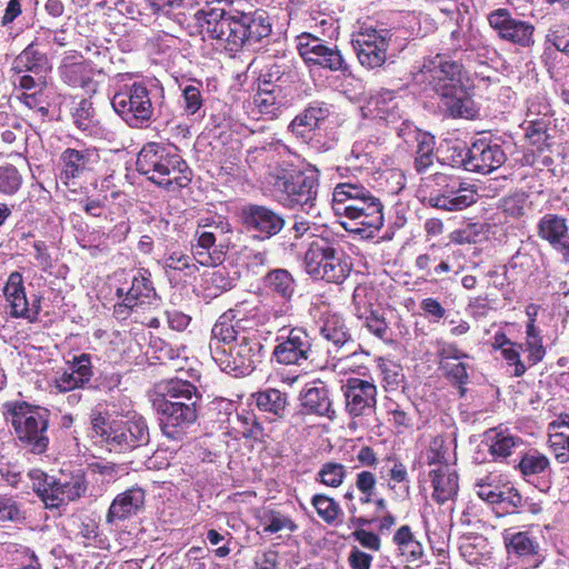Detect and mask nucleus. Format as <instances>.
<instances>
[{"mask_svg": "<svg viewBox=\"0 0 569 569\" xmlns=\"http://www.w3.org/2000/svg\"><path fill=\"white\" fill-rule=\"evenodd\" d=\"M550 467V461L547 456L537 450H531L525 453L517 465V468L523 478L538 476L547 471Z\"/></svg>", "mask_w": 569, "mask_h": 569, "instance_id": "obj_44", "label": "nucleus"}, {"mask_svg": "<svg viewBox=\"0 0 569 569\" xmlns=\"http://www.w3.org/2000/svg\"><path fill=\"white\" fill-rule=\"evenodd\" d=\"M420 309L425 315L430 317L432 321L438 322L446 316V309L435 298H425L420 302Z\"/></svg>", "mask_w": 569, "mask_h": 569, "instance_id": "obj_64", "label": "nucleus"}, {"mask_svg": "<svg viewBox=\"0 0 569 569\" xmlns=\"http://www.w3.org/2000/svg\"><path fill=\"white\" fill-rule=\"evenodd\" d=\"M3 415L13 428V433L24 447L36 448V406L24 400H12L3 403Z\"/></svg>", "mask_w": 569, "mask_h": 569, "instance_id": "obj_17", "label": "nucleus"}, {"mask_svg": "<svg viewBox=\"0 0 569 569\" xmlns=\"http://www.w3.org/2000/svg\"><path fill=\"white\" fill-rule=\"evenodd\" d=\"M332 106L323 101H313L291 121L289 128L297 136H303L307 131L319 128L330 114Z\"/></svg>", "mask_w": 569, "mask_h": 569, "instance_id": "obj_32", "label": "nucleus"}, {"mask_svg": "<svg viewBox=\"0 0 569 569\" xmlns=\"http://www.w3.org/2000/svg\"><path fill=\"white\" fill-rule=\"evenodd\" d=\"M375 292L366 286H358L353 290L352 305L355 315L360 319L368 316L373 309Z\"/></svg>", "mask_w": 569, "mask_h": 569, "instance_id": "obj_49", "label": "nucleus"}, {"mask_svg": "<svg viewBox=\"0 0 569 569\" xmlns=\"http://www.w3.org/2000/svg\"><path fill=\"white\" fill-rule=\"evenodd\" d=\"M486 441L489 452L495 459H506L512 452L523 445V440L510 433L508 430L498 428L490 429L486 432Z\"/></svg>", "mask_w": 569, "mask_h": 569, "instance_id": "obj_36", "label": "nucleus"}, {"mask_svg": "<svg viewBox=\"0 0 569 569\" xmlns=\"http://www.w3.org/2000/svg\"><path fill=\"white\" fill-rule=\"evenodd\" d=\"M302 408L308 413H315L332 419L335 410L328 387L320 382L311 387H307L300 393Z\"/></svg>", "mask_w": 569, "mask_h": 569, "instance_id": "obj_31", "label": "nucleus"}, {"mask_svg": "<svg viewBox=\"0 0 569 569\" xmlns=\"http://www.w3.org/2000/svg\"><path fill=\"white\" fill-rule=\"evenodd\" d=\"M442 458L439 452L428 457L429 465H438L429 472V477L433 488L432 498L439 505L453 499L459 489L456 470L447 463H441Z\"/></svg>", "mask_w": 569, "mask_h": 569, "instance_id": "obj_24", "label": "nucleus"}, {"mask_svg": "<svg viewBox=\"0 0 569 569\" xmlns=\"http://www.w3.org/2000/svg\"><path fill=\"white\" fill-rule=\"evenodd\" d=\"M3 295L7 302L9 303L10 315L12 317H24L31 322L33 321V315L28 308V300L22 286V277L18 272H13L9 276V279L3 288Z\"/></svg>", "mask_w": 569, "mask_h": 569, "instance_id": "obj_35", "label": "nucleus"}, {"mask_svg": "<svg viewBox=\"0 0 569 569\" xmlns=\"http://www.w3.org/2000/svg\"><path fill=\"white\" fill-rule=\"evenodd\" d=\"M391 34L388 30L368 29L352 41L358 60L362 67L375 69L387 60V50Z\"/></svg>", "mask_w": 569, "mask_h": 569, "instance_id": "obj_19", "label": "nucleus"}, {"mask_svg": "<svg viewBox=\"0 0 569 569\" xmlns=\"http://www.w3.org/2000/svg\"><path fill=\"white\" fill-rule=\"evenodd\" d=\"M346 477L347 468L345 465L336 461H327L317 472L316 480L327 487L338 488L343 483Z\"/></svg>", "mask_w": 569, "mask_h": 569, "instance_id": "obj_45", "label": "nucleus"}, {"mask_svg": "<svg viewBox=\"0 0 569 569\" xmlns=\"http://www.w3.org/2000/svg\"><path fill=\"white\" fill-rule=\"evenodd\" d=\"M393 542L397 546L399 555L409 565L419 567V561L423 557V547L419 540L416 539L408 525L401 526L393 536Z\"/></svg>", "mask_w": 569, "mask_h": 569, "instance_id": "obj_37", "label": "nucleus"}, {"mask_svg": "<svg viewBox=\"0 0 569 569\" xmlns=\"http://www.w3.org/2000/svg\"><path fill=\"white\" fill-rule=\"evenodd\" d=\"M336 242L329 238L317 237L305 253V268L308 274L317 279L330 259Z\"/></svg>", "mask_w": 569, "mask_h": 569, "instance_id": "obj_34", "label": "nucleus"}, {"mask_svg": "<svg viewBox=\"0 0 569 569\" xmlns=\"http://www.w3.org/2000/svg\"><path fill=\"white\" fill-rule=\"evenodd\" d=\"M278 201L289 208H301L307 213L315 209L318 194V181L313 176L297 172L278 178L274 183Z\"/></svg>", "mask_w": 569, "mask_h": 569, "instance_id": "obj_7", "label": "nucleus"}, {"mask_svg": "<svg viewBox=\"0 0 569 569\" xmlns=\"http://www.w3.org/2000/svg\"><path fill=\"white\" fill-rule=\"evenodd\" d=\"M321 336L332 345L328 352L337 361L335 367L341 366L345 368V362L349 359L359 356V345L355 342L345 320L338 315L328 316L320 329Z\"/></svg>", "mask_w": 569, "mask_h": 569, "instance_id": "obj_13", "label": "nucleus"}, {"mask_svg": "<svg viewBox=\"0 0 569 569\" xmlns=\"http://www.w3.org/2000/svg\"><path fill=\"white\" fill-rule=\"evenodd\" d=\"M76 126L90 136L99 134L100 127L92 103L86 99L81 100L73 112Z\"/></svg>", "mask_w": 569, "mask_h": 569, "instance_id": "obj_43", "label": "nucleus"}, {"mask_svg": "<svg viewBox=\"0 0 569 569\" xmlns=\"http://www.w3.org/2000/svg\"><path fill=\"white\" fill-rule=\"evenodd\" d=\"M386 388L391 390L400 387L403 381L402 368L393 361H382L379 366Z\"/></svg>", "mask_w": 569, "mask_h": 569, "instance_id": "obj_55", "label": "nucleus"}, {"mask_svg": "<svg viewBox=\"0 0 569 569\" xmlns=\"http://www.w3.org/2000/svg\"><path fill=\"white\" fill-rule=\"evenodd\" d=\"M298 51L307 63L327 68L331 71H345L347 64L340 51L335 47L323 44V41L310 33H302L298 38Z\"/></svg>", "mask_w": 569, "mask_h": 569, "instance_id": "obj_21", "label": "nucleus"}, {"mask_svg": "<svg viewBox=\"0 0 569 569\" xmlns=\"http://www.w3.org/2000/svg\"><path fill=\"white\" fill-rule=\"evenodd\" d=\"M362 113L367 118L383 120L388 124L396 122L400 119L396 93L382 90L371 96L362 107Z\"/></svg>", "mask_w": 569, "mask_h": 569, "instance_id": "obj_30", "label": "nucleus"}, {"mask_svg": "<svg viewBox=\"0 0 569 569\" xmlns=\"http://www.w3.org/2000/svg\"><path fill=\"white\" fill-rule=\"evenodd\" d=\"M549 446L559 463L569 461V433L565 431L549 432Z\"/></svg>", "mask_w": 569, "mask_h": 569, "instance_id": "obj_52", "label": "nucleus"}, {"mask_svg": "<svg viewBox=\"0 0 569 569\" xmlns=\"http://www.w3.org/2000/svg\"><path fill=\"white\" fill-rule=\"evenodd\" d=\"M137 170L156 184L167 190L187 187L191 181V170L187 162L167 147L150 142L138 153Z\"/></svg>", "mask_w": 569, "mask_h": 569, "instance_id": "obj_2", "label": "nucleus"}, {"mask_svg": "<svg viewBox=\"0 0 569 569\" xmlns=\"http://www.w3.org/2000/svg\"><path fill=\"white\" fill-rule=\"evenodd\" d=\"M527 339H526V351L528 352L527 362L529 366H533L541 361L545 357L546 350L542 346V338L540 337L539 330L530 321L527 325Z\"/></svg>", "mask_w": 569, "mask_h": 569, "instance_id": "obj_47", "label": "nucleus"}, {"mask_svg": "<svg viewBox=\"0 0 569 569\" xmlns=\"http://www.w3.org/2000/svg\"><path fill=\"white\" fill-rule=\"evenodd\" d=\"M522 345H510L507 348H503L502 357L508 362L509 366H513V376L521 377L526 372V365L520 360V349H522Z\"/></svg>", "mask_w": 569, "mask_h": 569, "instance_id": "obj_59", "label": "nucleus"}, {"mask_svg": "<svg viewBox=\"0 0 569 569\" xmlns=\"http://www.w3.org/2000/svg\"><path fill=\"white\" fill-rule=\"evenodd\" d=\"M311 505L316 509L318 516L329 525L333 523L342 513L339 503L327 495H315L311 499Z\"/></svg>", "mask_w": 569, "mask_h": 569, "instance_id": "obj_46", "label": "nucleus"}, {"mask_svg": "<svg viewBox=\"0 0 569 569\" xmlns=\"http://www.w3.org/2000/svg\"><path fill=\"white\" fill-rule=\"evenodd\" d=\"M22 184V176L12 164L0 166V192L16 193Z\"/></svg>", "mask_w": 569, "mask_h": 569, "instance_id": "obj_51", "label": "nucleus"}, {"mask_svg": "<svg viewBox=\"0 0 569 569\" xmlns=\"http://www.w3.org/2000/svg\"><path fill=\"white\" fill-rule=\"evenodd\" d=\"M419 73L436 94L462 83V64L440 53L426 59Z\"/></svg>", "mask_w": 569, "mask_h": 569, "instance_id": "obj_12", "label": "nucleus"}, {"mask_svg": "<svg viewBox=\"0 0 569 569\" xmlns=\"http://www.w3.org/2000/svg\"><path fill=\"white\" fill-rule=\"evenodd\" d=\"M59 473L60 477H57L38 469V481L42 480L41 487H38V497L47 509H57L66 502L74 501L87 491L84 476L80 471L69 477L62 470Z\"/></svg>", "mask_w": 569, "mask_h": 569, "instance_id": "obj_5", "label": "nucleus"}, {"mask_svg": "<svg viewBox=\"0 0 569 569\" xmlns=\"http://www.w3.org/2000/svg\"><path fill=\"white\" fill-rule=\"evenodd\" d=\"M460 160H456L467 171L487 174L500 168L506 161V154L498 143H492L487 139H478L465 151L459 154Z\"/></svg>", "mask_w": 569, "mask_h": 569, "instance_id": "obj_14", "label": "nucleus"}, {"mask_svg": "<svg viewBox=\"0 0 569 569\" xmlns=\"http://www.w3.org/2000/svg\"><path fill=\"white\" fill-rule=\"evenodd\" d=\"M98 158L99 156L96 150H76L68 148L61 154V161L63 163V177L66 179L80 177L82 173L93 168V166L98 162Z\"/></svg>", "mask_w": 569, "mask_h": 569, "instance_id": "obj_33", "label": "nucleus"}, {"mask_svg": "<svg viewBox=\"0 0 569 569\" xmlns=\"http://www.w3.org/2000/svg\"><path fill=\"white\" fill-rule=\"evenodd\" d=\"M254 104L259 111L264 114H273L281 101L278 94L258 93L254 96Z\"/></svg>", "mask_w": 569, "mask_h": 569, "instance_id": "obj_63", "label": "nucleus"}, {"mask_svg": "<svg viewBox=\"0 0 569 569\" xmlns=\"http://www.w3.org/2000/svg\"><path fill=\"white\" fill-rule=\"evenodd\" d=\"M375 197L363 186L352 182L338 183L332 193L333 210L336 214L347 218L353 207L366 204L369 198Z\"/></svg>", "mask_w": 569, "mask_h": 569, "instance_id": "obj_28", "label": "nucleus"}, {"mask_svg": "<svg viewBox=\"0 0 569 569\" xmlns=\"http://www.w3.org/2000/svg\"><path fill=\"white\" fill-rule=\"evenodd\" d=\"M117 296L122 298V301L114 305L113 313L122 319H126L130 312L144 310L146 307H158L160 301L151 280L141 272L133 276L131 286L126 292L122 288L117 289Z\"/></svg>", "mask_w": 569, "mask_h": 569, "instance_id": "obj_11", "label": "nucleus"}, {"mask_svg": "<svg viewBox=\"0 0 569 569\" xmlns=\"http://www.w3.org/2000/svg\"><path fill=\"white\" fill-rule=\"evenodd\" d=\"M547 40L558 51L569 57V26L565 23L553 24L547 34Z\"/></svg>", "mask_w": 569, "mask_h": 569, "instance_id": "obj_54", "label": "nucleus"}, {"mask_svg": "<svg viewBox=\"0 0 569 569\" xmlns=\"http://www.w3.org/2000/svg\"><path fill=\"white\" fill-rule=\"evenodd\" d=\"M452 179V177L446 173L436 172L421 179L419 190L421 193H423V197L429 196L432 192L441 193Z\"/></svg>", "mask_w": 569, "mask_h": 569, "instance_id": "obj_53", "label": "nucleus"}, {"mask_svg": "<svg viewBox=\"0 0 569 569\" xmlns=\"http://www.w3.org/2000/svg\"><path fill=\"white\" fill-rule=\"evenodd\" d=\"M350 272L351 264L347 261L346 256L341 250H339V247L336 243L329 261L323 267L317 279L339 284L349 277Z\"/></svg>", "mask_w": 569, "mask_h": 569, "instance_id": "obj_40", "label": "nucleus"}, {"mask_svg": "<svg viewBox=\"0 0 569 569\" xmlns=\"http://www.w3.org/2000/svg\"><path fill=\"white\" fill-rule=\"evenodd\" d=\"M345 409L351 418L367 417L375 412L377 387L360 378H349L341 386Z\"/></svg>", "mask_w": 569, "mask_h": 569, "instance_id": "obj_16", "label": "nucleus"}, {"mask_svg": "<svg viewBox=\"0 0 569 569\" xmlns=\"http://www.w3.org/2000/svg\"><path fill=\"white\" fill-rule=\"evenodd\" d=\"M538 236L569 260V229L563 217L556 213L545 214L538 223Z\"/></svg>", "mask_w": 569, "mask_h": 569, "instance_id": "obj_26", "label": "nucleus"}, {"mask_svg": "<svg viewBox=\"0 0 569 569\" xmlns=\"http://www.w3.org/2000/svg\"><path fill=\"white\" fill-rule=\"evenodd\" d=\"M36 67V49L30 43L13 61L12 70L16 74L30 72Z\"/></svg>", "mask_w": 569, "mask_h": 569, "instance_id": "obj_58", "label": "nucleus"}, {"mask_svg": "<svg viewBox=\"0 0 569 569\" xmlns=\"http://www.w3.org/2000/svg\"><path fill=\"white\" fill-rule=\"evenodd\" d=\"M252 397L259 410L271 413L277 418L283 417L288 405L286 393L278 389L269 388L253 393Z\"/></svg>", "mask_w": 569, "mask_h": 569, "instance_id": "obj_41", "label": "nucleus"}, {"mask_svg": "<svg viewBox=\"0 0 569 569\" xmlns=\"http://www.w3.org/2000/svg\"><path fill=\"white\" fill-rule=\"evenodd\" d=\"M350 212L341 222L348 232L372 238L383 226V206L377 197L369 198L366 204L353 207Z\"/></svg>", "mask_w": 569, "mask_h": 569, "instance_id": "obj_20", "label": "nucleus"}, {"mask_svg": "<svg viewBox=\"0 0 569 569\" xmlns=\"http://www.w3.org/2000/svg\"><path fill=\"white\" fill-rule=\"evenodd\" d=\"M230 313H232L231 310L223 313L214 323L211 331L212 341L210 343V348L218 346H226V348H228L230 345L237 342L239 337H244L248 335L236 329L234 325L231 322L232 317Z\"/></svg>", "mask_w": 569, "mask_h": 569, "instance_id": "obj_42", "label": "nucleus"}, {"mask_svg": "<svg viewBox=\"0 0 569 569\" xmlns=\"http://www.w3.org/2000/svg\"><path fill=\"white\" fill-rule=\"evenodd\" d=\"M477 495L489 503H499L506 500L505 492L486 483L482 479L477 482Z\"/></svg>", "mask_w": 569, "mask_h": 569, "instance_id": "obj_62", "label": "nucleus"}, {"mask_svg": "<svg viewBox=\"0 0 569 569\" xmlns=\"http://www.w3.org/2000/svg\"><path fill=\"white\" fill-rule=\"evenodd\" d=\"M153 407L160 415V429L172 441L187 439L189 429L197 422L202 395L184 379H169L157 386Z\"/></svg>", "mask_w": 569, "mask_h": 569, "instance_id": "obj_1", "label": "nucleus"}, {"mask_svg": "<svg viewBox=\"0 0 569 569\" xmlns=\"http://www.w3.org/2000/svg\"><path fill=\"white\" fill-rule=\"evenodd\" d=\"M403 142L415 154L413 167L420 174L435 163V137L415 127L412 123H402L398 132Z\"/></svg>", "mask_w": 569, "mask_h": 569, "instance_id": "obj_22", "label": "nucleus"}, {"mask_svg": "<svg viewBox=\"0 0 569 569\" xmlns=\"http://www.w3.org/2000/svg\"><path fill=\"white\" fill-rule=\"evenodd\" d=\"M71 368L73 372L77 373V379L80 382H84L87 385L92 377V366L90 361V356L87 353H82L79 357H74L71 362Z\"/></svg>", "mask_w": 569, "mask_h": 569, "instance_id": "obj_60", "label": "nucleus"}, {"mask_svg": "<svg viewBox=\"0 0 569 569\" xmlns=\"http://www.w3.org/2000/svg\"><path fill=\"white\" fill-rule=\"evenodd\" d=\"M487 21L496 34L503 41L520 47L533 43L535 27L525 20L512 17L508 9L499 8L487 16Z\"/></svg>", "mask_w": 569, "mask_h": 569, "instance_id": "obj_15", "label": "nucleus"}, {"mask_svg": "<svg viewBox=\"0 0 569 569\" xmlns=\"http://www.w3.org/2000/svg\"><path fill=\"white\" fill-rule=\"evenodd\" d=\"M238 11H227L223 8L206 6L194 14L197 24L209 38L219 40L228 46L230 50L236 49V39L242 31Z\"/></svg>", "mask_w": 569, "mask_h": 569, "instance_id": "obj_8", "label": "nucleus"}, {"mask_svg": "<svg viewBox=\"0 0 569 569\" xmlns=\"http://www.w3.org/2000/svg\"><path fill=\"white\" fill-rule=\"evenodd\" d=\"M184 101V111L187 114L192 116L199 111L202 106V97L199 88L194 86H187L182 92Z\"/></svg>", "mask_w": 569, "mask_h": 569, "instance_id": "obj_61", "label": "nucleus"}, {"mask_svg": "<svg viewBox=\"0 0 569 569\" xmlns=\"http://www.w3.org/2000/svg\"><path fill=\"white\" fill-rule=\"evenodd\" d=\"M506 545L509 552L518 556H530L537 553L538 545L532 540L527 532H517L506 539Z\"/></svg>", "mask_w": 569, "mask_h": 569, "instance_id": "obj_50", "label": "nucleus"}, {"mask_svg": "<svg viewBox=\"0 0 569 569\" xmlns=\"http://www.w3.org/2000/svg\"><path fill=\"white\" fill-rule=\"evenodd\" d=\"M211 356L221 370L236 377L247 376L262 362L264 347L257 336L247 335L228 348L211 347Z\"/></svg>", "mask_w": 569, "mask_h": 569, "instance_id": "obj_4", "label": "nucleus"}, {"mask_svg": "<svg viewBox=\"0 0 569 569\" xmlns=\"http://www.w3.org/2000/svg\"><path fill=\"white\" fill-rule=\"evenodd\" d=\"M440 108L452 118L475 119L478 110L462 83L437 93Z\"/></svg>", "mask_w": 569, "mask_h": 569, "instance_id": "obj_25", "label": "nucleus"}, {"mask_svg": "<svg viewBox=\"0 0 569 569\" xmlns=\"http://www.w3.org/2000/svg\"><path fill=\"white\" fill-rule=\"evenodd\" d=\"M239 23L242 29L238 40L236 39V49L238 50L244 44H256L271 33V24L264 12L243 13L240 12Z\"/></svg>", "mask_w": 569, "mask_h": 569, "instance_id": "obj_29", "label": "nucleus"}, {"mask_svg": "<svg viewBox=\"0 0 569 569\" xmlns=\"http://www.w3.org/2000/svg\"><path fill=\"white\" fill-rule=\"evenodd\" d=\"M111 104L114 111L132 128L147 126L153 114L149 90L142 83H133L116 93Z\"/></svg>", "mask_w": 569, "mask_h": 569, "instance_id": "obj_6", "label": "nucleus"}, {"mask_svg": "<svg viewBox=\"0 0 569 569\" xmlns=\"http://www.w3.org/2000/svg\"><path fill=\"white\" fill-rule=\"evenodd\" d=\"M423 201L437 209L446 211L463 210L477 201V194L470 187L453 178L441 193L432 192L423 197Z\"/></svg>", "mask_w": 569, "mask_h": 569, "instance_id": "obj_23", "label": "nucleus"}, {"mask_svg": "<svg viewBox=\"0 0 569 569\" xmlns=\"http://www.w3.org/2000/svg\"><path fill=\"white\" fill-rule=\"evenodd\" d=\"M239 279L237 271H229L226 267L214 269L203 277V291L207 297L214 298L236 287Z\"/></svg>", "mask_w": 569, "mask_h": 569, "instance_id": "obj_38", "label": "nucleus"}, {"mask_svg": "<svg viewBox=\"0 0 569 569\" xmlns=\"http://www.w3.org/2000/svg\"><path fill=\"white\" fill-rule=\"evenodd\" d=\"M241 218L246 229L260 240L277 236L286 226L284 217L267 206H244Z\"/></svg>", "mask_w": 569, "mask_h": 569, "instance_id": "obj_18", "label": "nucleus"}, {"mask_svg": "<svg viewBox=\"0 0 569 569\" xmlns=\"http://www.w3.org/2000/svg\"><path fill=\"white\" fill-rule=\"evenodd\" d=\"M527 204L528 196L523 192L513 193L509 197L503 198L502 200L503 211L513 218H520L525 216Z\"/></svg>", "mask_w": 569, "mask_h": 569, "instance_id": "obj_56", "label": "nucleus"}, {"mask_svg": "<svg viewBox=\"0 0 569 569\" xmlns=\"http://www.w3.org/2000/svg\"><path fill=\"white\" fill-rule=\"evenodd\" d=\"M149 427L142 416L114 419L109 423L108 447L110 451H128L149 443Z\"/></svg>", "mask_w": 569, "mask_h": 569, "instance_id": "obj_9", "label": "nucleus"}, {"mask_svg": "<svg viewBox=\"0 0 569 569\" xmlns=\"http://www.w3.org/2000/svg\"><path fill=\"white\" fill-rule=\"evenodd\" d=\"M263 284L268 291L284 301H290L296 290L295 278L287 269L282 268L270 270L263 277Z\"/></svg>", "mask_w": 569, "mask_h": 569, "instance_id": "obj_39", "label": "nucleus"}, {"mask_svg": "<svg viewBox=\"0 0 569 569\" xmlns=\"http://www.w3.org/2000/svg\"><path fill=\"white\" fill-rule=\"evenodd\" d=\"M146 493L132 487L116 496L106 516L107 523L123 521L137 515L144 506Z\"/></svg>", "mask_w": 569, "mask_h": 569, "instance_id": "obj_27", "label": "nucleus"}, {"mask_svg": "<svg viewBox=\"0 0 569 569\" xmlns=\"http://www.w3.org/2000/svg\"><path fill=\"white\" fill-rule=\"evenodd\" d=\"M276 342L272 357L280 365L301 366L309 360L312 352V338L301 327H295L288 331L280 330Z\"/></svg>", "mask_w": 569, "mask_h": 569, "instance_id": "obj_10", "label": "nucleus"}, {"mask_svg": "<svg viewBox=\"0 0 569 569\" xmlns=\"http://www.w3.org/2000/svg\"><path fill=\"white\" fill-rule=\"evenodd\" d=\"M366 328L379 339L386 340L389 333V327L385 318L377 311L362 317Z\"/></svg>", "mask_w": 569, "mask_h": 569, "instance_id": "obj_57", "label": "nucleus"}, {"mask_svg": "<svg viewBox=\"0 0 569 569\" xmlns=\"http://www.w3.org/2000/svg\"><path fill=\"white\" fill-rule=\"evenodd\" d=\"M232 227L227 218L218 214L202 217L191 242L193 260L204 267L219 266L231 244Z\"/></svg>", "mask_w": 569, "mask_h": 569, "instance_id": "obj_3", "label": "nucleus"}, {"mask_svg": "<svg viewBox=\"0 0 569 569\" xmlns=\"http://www.w3.org/2000/svg\"><path fill=\"white\" fill-rule=\"evenodd\" d=\"M260 523L264 532L276 533L281 530L295 531L297 526L293 521L279 511L266 510L260 517Z\"/></svg>", "mask_w": 569, "mask_h": 569, "instance_id": "obj_48", "label": "nucleus"}]
</instances>
